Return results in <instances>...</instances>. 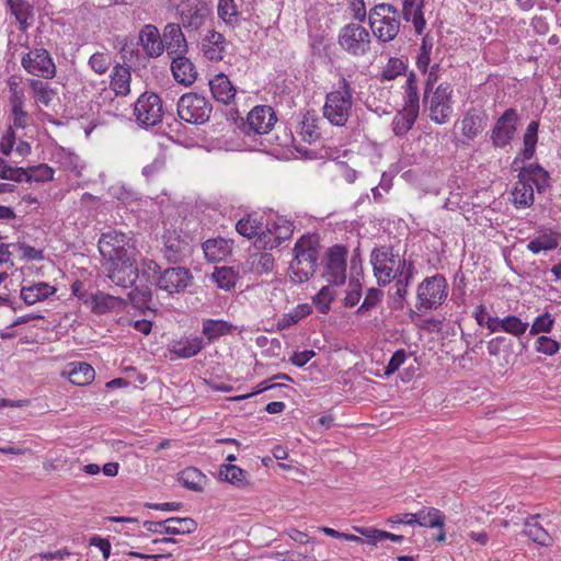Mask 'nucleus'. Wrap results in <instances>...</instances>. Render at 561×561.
<instances>
[{"label": "nucleus", "instance_id": "obj_5", "mask_svg": "<svg viewBox=\"0 0 561 561\" xmlns=\"http://www.w3.org/2000/svg\"><path fill=\"white\" fill-rule=\"evenodd\" d=\"M98 248L105 264L123 260L126 262L137 256L133 238L115 230L103 233L98 242Z\"/></svg>", "mask_w": 561, "mask_h": 561}, {"label": "nucleus", "instance_id": "obj_34", "mask_svg": "<svg viewBox=\"0 0 561 561\" xmlns=\"http://www.w3.org/2000/svg\"><path fill=\"white\" fill-rule=\"evenodd\" d=\"M7 3L20 25V31H26L30 26L28 19L33 16V7L25 0H7Z\"/></svg>", "mask_w": 561, "mask_h": 561}, {"label": "nucleus", "instance_id": "obj_14", "mask_svg": "<svg viewBox=\"0 0 561 561\" xmlns=\"http://www.w3.org/2000/svg\"><path fill=\"white\" fill-rule=\"evenodd\" d=\"M453 89L449 83H440L430 101V117L436 124H444L451 115Z\"/></svg>", "mask_w": 561, "mask_h": 561}, {"label": "nucleus", "instance_id": "obj_24", "mask_svg": "<svg viewBox=\"0 0 561 561\" xmlns=\"http://www.w3.org/2000/svg\"><path fill=\"white\" fill-rule=\"evenodd\" d=\"M124 306V299L100 290L90 296V308L98 314L106 313L113 309H122Z\"/></svg>", "mask_w": 561, "mask_h": 561}, {"label": "nucleus", "instance_id": "obj_8", "mask_svg": "<svg viewBox=\"0 0 561 561\" xmlns=\"http://www.w3.org/2000/svg\"><path fill=\"white\" fill-rule=\"evenodd\" d=\"M211 111L210 102L197 93L183 94L178 102L179 117L190 124L201 125L206 123Z\"/></svg>", "mask_w": 561, "mask_h": 561}, {"label": "nucleus", "instance_id": "obj_13", "mask_svg": "<svg viewBox=\"0 0 561 561\" xmlns=\"http://www.w3.org/2000/svg\"><path fill=\"white\" fill-rule=\"evenodd\" d=\"M105 268L106 276L111 282L122 288H129L134 286L139 277L137 257L129 259L126 262L123 260L105 264Z\"/></svg>", "mask_w": 561, "mask_h": 561}, {"label": "nucleus", "instance_id": "obj_59", "mask_svg": "<svg viewBox=\"0 0 561 561\" xmlns=\"http://www.w3.org/2000/svg\"><path fill=\"white\" fill-rule=\"evenodd\" d=\"M206 16L199 10L182 15L183 25L190 30H198L205 23Z\"/></svg>", "mask_w": 561, "mask_h": 561}, {"label": "nucleus", "instance_id": "obj_22", "mask_svg": "<svg viewBox=\"0 0 561 561\" xmlns=\"http://www.w3.org/2000/svg\"><path fill=\"white\" fill-rule=\"evenodd\" d=\"M488 124V115L478 108H470L461 119V133L467 139H474Z\"/></svg>", "mask_w": 561, "mask_h": 561}, {"label": "nucleus", "instance_id": "obj_63", "mask_svg": "<svg viewBox=\"0 0 561 561\" xmlns=\"http://www.w3.org/2000/svg\"><path fill=\"white\" fill-rule=\"evenodd\" d=\"M431 48L432 46H427L426 39L423 38L422 46L416 59V66L419 70L422 71L423 73L427 72V68L431 61Z\"/></svg>", "mask_w": 561, "mask_h": 561}, {"label": "nucleus", "instance_id": "obj_40", "mask_svg": "<svg viewBox=\"0 0 561 561\" xmlns=\"http://www.w3.org/2000/svg\"><path fill=\"white\" fill-rule=\"evenodd\" d=\"M211 277L219 288L230 290L236 286L238 273L232 267L221 266L215 268Z\"/></svg>", "mask_w": 561, "mask_h": 561}, {"label": "nucleus", "instance_id": "obj_55", "mask_svg": "<svg viewBox=\"0 0 561 561\" xmlns=\"http://www.w3.org/2000/svg\"><path fill=\"white\" fill-rule=\"evenodd\" d=\"M560 350V344L549 336L541 335L536 341V351L545 355L552 356Z\"/></svg>", "mask_w": 561, "mask_h": 561}, {"label": "nucleus", "instance_id": "obj_31", "mask_svg": "<svg viewBox=\"0 0 561 561\" xmlns=\"http://www.w3.org/2000/svg\"><path fill=\"white\" fill-rule=\"evenodd\" d=\"M203 250L208 261L219 262L231 252V247L227 240L217 238L205 241Z\"/></svg>", "mask_w": 561, "mask_h": 561}, {"label": "nucleus", "instance_id": "obj_41", "mask_svg": "<svg viewBox=\"0 0 561 561\" xmlns=\"http://www.w3.org/2000/svg\"><path fill=\"white\" fill-rule=\"evenodd\" d=\"M236 230L243 237L251 239L255 236L261 237L265 231L262 230V224L252 216H245L236 224Z\"/></svg>", "mask_w": 561, "mask_h": 561}, {"label": "nucleus", "instance_id": "obj_64", "mask_svg": "<svg viewBox=\"0 0 561 561\" xmlns=\"http://www.w3.org/2000/svg\"><path fill=\"white\" fill-rule=\"evenodd\" d=\"M405 358H407V353L404 350L396 351L386 367L385 375L389 376V375L396 373L400 368V366L404 363Z\"/></svg>", "mask_w": 561, "mask_h": 561}, {"label": "nucleus", "instance_id": "obj_53", "mask_svg": "<svg viewBox=\"0 0 561 561\" xmlns=\"http://www.w3.org/2000/svg\"><path fill=\"white\" fill-rule=\"evenodd\" d=\"M11 248L21 253V257L26 261H41L44 259L43 250L35 249L24 242L11 243Z\"/></svg>", "mask_w": 561, "mask_h": 561}, {"label": "nucleus", "instance_id": "obj_3", "mask_svg": "<svg viewBox=\"0 0 561 561\" xmlns=\"http://www.w3.org/2000/svg\"><path fill=\"white\" fill-rule=\"evenodd\" d=\"M374 274L378 285L386 286L401 276L405 260L393 252L391 247L382 245L373 250L370 255Z\"/></svg>", "mask_w": 561, "mask_h": 561}, {"label": "nucleus", "instance_id": "obj_1", "mask_svg": "<svg viewBox=\"0 0 561 561\" xmlns=\"http://www.w3.org/2000/svg\"><path fill=\"white\" fill-rule=\"evenodd\" d=\"M320 244L316 234L299 238L293 249L294 257L288 267L291 282L301 284L309 280L318 267Z\"/></svg>", "mask_w": 561, "mask_h": 561}, {"label": "nucleus", "instance_id": "obj_7", "mask_svg": "<svg viewBox=\"0 0 561 561\" xmlns=\"http://www.w3.org/2000/svg\"><path fill=\"white\" fill-rule=\"evenodd\" d=\"M447 288L448 285L443 275L426 277L417 287L416 309L422 311L438 308L447 298Z\"/></svg>", "mask_w": 561, "mask_h": 561}, {"label": "nucleus", "instance_id": "obj_54", "mask_svg": "<svg viewBox=\"0 0 561 561\" xmlns=\"http://www.w3.org/2000/svg\"><path fill=\"white\" fill-rule=\"evenodd\" d=\"M553 323V317L549 312H545L535 319L530 328V334L549 333L552 330Z\"/></svg>", "mask_w": 561, "mask_h": 561}, {"label": "nucleus", "instance_id": "obj_16", "mask_svg": "<svg viewBox=\"0 0 561 561\" xmlns=\"http://www.w3.org/2000/svg\"><path fill=\"white\" fill-rule=\"evenodd\" d=\"M518 114L515 108H507L496 121L492 129V144L503 148L513 139L517 128Z\"/></svg>", "mask_w": 561, "mask_h": 561}, {"label": "nucleus", "instance_id": "obj_6", "mask_svg": "<svg viewBox=\"0 0 561 561\" xmlns=\"http://www.w3.org/2000/svg\"><path fill=\"white\" fill-rule=\"evenodd\" d=\"M368 20L374 35L383 43L391 42L399 33V11L390 3L376 4L369 11Z\"/></svg>", "mask_w": 561, "mask_h": 561}, {"label": "nucleus", "instance_id": "obj_36", "mask_svg": "<svg viewBox=\"0 0 561 561\" xmlns=\"http://www.w3.org/2000/svg\"><path fill=\"white\" fill-rule=\"evenodd\" d=\"M71 383L77 386H87L94 380L95 371L93 367L87 363L73 364L68 373Z\"/></svg>", "mask_w": 561, "mask_h": 561}, {"label": "nucleus", "instance_id": "obj_35", "mask_svg": "<svg viewBox=\"0 0 561 561\" xmlns=\"http://www.w3.org/2000/svg\"><path fill=\"white\" fill-rule=\"evenodd\" d=\"M232 329L233 325L225 320L207 319L203 322V334L209 342L229 334Z\"/></svg>", "mask_w": 561, "mask_h": 561}, {"label": "nucleus", "instance_id": "obj_20", "mask_svg": "<svg viewBox=\"0 0 561 561\" xmlns=\"http://www.w3.org/2000/svg\"><path fill=\"white\" fill-rule=\"evenodd\" d=\"M164 50L173 59L187 53V42L180 24L168 23L162 33Z\"/></svg>", "mask_w": 561, "mask_h": 561}, {"label": "nucleus", "instance_id": "obj_2", "mask_svg": "<svg viewBox=\"0 0 561 561\" xmlns=\"http://www.w3.org/2000/svg\"><path fill=\"white\" fill-rule=\"evenodd\" d=\"M144 274L153 272V274L158 275L156 286L168 295L173 296L182 294L193 283V275L186 267L173 266L162 271L159 264L152 260L144 262Z\"/></svg>", "mask_w": 561, "mask_h": 561}, {"label": "nucleus", "instance_id": "obj_51", "mask_svg": "<svg viewBox=\"0 0 561 561\" xmlns=\"http://www.w3.org/2000/svg\"><path fill=\"white\" fill-rule=\"evenodd\" d=\"M218 15L227 24H234L238 18V10L234 0H219L218 1Z\"/></svg>", "mask_w": 561, "mask_h": 561}, {"label": "nucleus", "instance_id": "obj_49", "mask_svg": "<svg viewBox=\"0 0 561 561\" xmlns=\"http://www.w3.org/2000/svg\"><path fill=\"white\" fill-rule=\"evenodd\" d=\"M254 272L259 275L267 274L274 268V257L271 253L263 252L251 256Z\"/></svg>", "mask_w": 561, "mask_h": 561}, {"label": "nucleus", "instance_id": "obj_57", "mask_svg": "<svg viewBox=\"0 0 561 561\" xmlns=\"http://www.w3.org/2000/svg\"><path fill=\"white\" fill-rule=\"evenodd\" d=\"M405 70V64L399 58H390L382 71L385 80H393Z\"/></svg>", "mask_w": 561, "mask_h": 561}, {"label": "nucleus", "instance_id": "obj_21", "mask_svg": "<svg viewBox=\"0 0 561 561\" xmlns=\"http://www.w3.org/2000/svg\"><path fill=\"white\" fill-rule=\"evenodd\" d=\"M275 122V113L270 106H255L248 115L249 129L260 135L267 134Z\"/></svg>", "mask_w": 561, "mask_h": 561}, {"label": "nucleus", "instance_id": "obj_56", "mask_svg": "<svg viewBox=\"0 0 561 561\" xmlns=\"http://www.w3.org/2000/svg\"><path fill=\"white\" fill-rule=\"evenodd\" d=\"M89 65L98 75H104L108 70L111 61L104 53L98 51L90 57Z\"/></svg>", "mask_w": 561, "mask_h": 561}, {"label": "nucleus", "instance_id": "obj_33", "mask_svg": "<svg viewBox=\"0 0 561 561\" xmlns=\"http://www.w3.org/2000/svg\"><path fill=\"white\" fill-rule=\"evenodd\" d=\"M513 203L518 208L529 207L534 203V188L529 181L519 179L512 192Z\"/></svg>", "mask_w": 561, "mask_h": 561}, {"label": "nucleus", "instance_id": "obj_10", "mask_svg": "<svg viewBox=\"0 0 561 561\" xmlns=\"http://www.w3.org/2000/svg\"><path fill=\"white\" fill-rule=\"evenodd\" d=\"M347 249L343 245H333L328 249L324 256L323 277L330 285L340 286L346 279Z\"/></svg>", "mask_w": 561, "mask_h": 561}, {"label": "nucleus", "instance_id": "obj_46", "mask_svg": "<svg viewBox=\"0 0 561 561\" xmlns=\"http://www.w3.org/2000/svg\"><path fill=\"white\" fill-rule=\"evenodd\" d=\"M167 164V153L163 150H159L157 156L153 158V160L145 165L141 170V174L150 181L156 175L161 173Z\"/></svg>", "mask_w": 561, "mask_h": 561}, {"label": "nucleus", "instance_id": "obj_17", "mask_svg": "<svg viewBox=\"0 0 561 561\" xmlns=\"http://www.w3.org/2000/svg\"><path fill=\"white\" fill-rule=\"evenodd\" d=\"M549 522H546L542 515L535 514L528 516L524 522V535L533 542L541 547L552 546L553 534L547 528Z\"/></svg>", "mask_w": 561, "mask_h": 561}, {"label": "nucleus", "instance_id": "obj_12", "mask_svg": "<svg viewBox=\"0 0 561 561\" xmlns=\"http://www.w3.org/2000/svg\"><path fill=\"white\" fill-rule=\"evenodd\" d=\"M23 68L31 75L51 79L56 75L55 64L44 48H35L26 53L21 60Z\"/></svg>", "mask_w": 561, "mask_h": 561}, {"label": "nucleus", "instance_id": "obj_29", "mask_svg": "<svg viewBox=\"0 0 561 561\" xmlns=\"http://www.w3.org/2000/svg\"><path fill=\"white\" fill-rule=\"evenodd\" d=\"M225 37L222 34L211 31L203 41L202 47L204 55L209 60H221L224 53Z\"/></svg>", "mask_w": 561, "mask_h": 561}, {"label": "nucleus", "instance_id": "obj_15", "mask_svg": "<svg viewBox=\"0 0 561 561\" xmlns=\"http://www.w3.org/2000/svg\"><path fill=\"white\" fill-rule=\"evenodd\" d=\"M163 242V256L170 263H180L191 253L190 237L180 231H165Z\"/></svg>", "mask_w": 561, "mask_h": 561}, {"label": "nucleus", "instance_id": "obj_11", "mask_svg": "<svg viewBox=\"0 0 561 561\" xmlns=\"http://www.w3.org/2000/svg\"><path fill=\"white\" fill-rule=\"evenodd\" d=\"M137 121L145 126H154L162 121L163 106L161 99L153 92H145L135 103Z\"/></svg>", "mask_w": 561, "mask_h": 561}, {"label": "nucleus", "instance_id": "obj_30", "mask_svg": "<svg viewBox=\"0 0 561 561\" xmlns=\"http://www.w3.org/2000/svg\"><path fill=\"white\" fill-rule=\"evenodd\" d=\"M130 69L117 65L111 76V88L116 95L125 96L130 92Z\"/></svg>", "mask_w": 561, "mask_h": 561}, {"label": "nucleus", "instance_id": "obj_19", "mask_svg": "<svg viewBox=\"0 0 561 561\" xmlns=\"http://www.w3.org/2000/svg\"><path fill=\"white\" fill-rule=\"evenodd\" d=\"M138 44L142 47L148 59L158 58L164 51L162 35L153 24H146L140 28L138 34Z\"/></svg>", "mask_w": 561, "mask_h": 561}, {"label": "nucleus", "instance_id": "obj_32", "mask_svg": "<svg viewBox=\"0 0 561 561\" xmlns=\"http://www.w3.org/2000/svg\"><path fill=\"white\" fill-rule=\"evenodd\" d=\"M197 529V523L191 517H170L167 518L163 531L165 535L178 536L188 535Z\"/></svg>", "mask_w": 561, "mask_h": 561}, {"label": "nucleus", "instance_id": "obj_48", "mask_svg": "<svg viewBox=\"0 0 561 561\" xmlns=\"http://www.w3.org/2000/svg\"><path fill=\"white\" fill-rule=\"evenodd\" d=\"M333 285L323 286L319 293L313 297V304L321 313H327L330 310V305L334 299Z\"/></svg>", "mask_w": 561, "mask_h": 561}, {"label": "nucleus", "instance_id": "obj_45", "mask_svg": "<svg viewBox=\"0 0 561 561\" xmlns=\"http://www.w3.org/2000/svg\"><path fill=\"white\" fill-rule=\"evenodd\" d=\"M27 82L36 101L48 106L54 96V91L49 89L48 84L38 79H30Z\"/></svg>", "mask_w": 561, "mask_h": 561}, {"label": "nucleus", "instance_id": "obj_61", "mask_svg": "<svg viewBox=\"0 0 561 561\" xmlns=\"http://www.w3.org/2000/svg\"><path fill=\"white\" fill-rule=\"evenodd\" d=\"M362 297V286L358 280H351L348 283V290L346 293L344 304L347 307H354Z\"/></svg>", "mask_w": 561, "mask_h": 561}, {"label": "nucleus", "instance_id": "obj_25", "mask_svg": "<svg viewBox=\"0 0 561 561\" xmlns=\"http://www.w3.org/2000/svg\"><path fill=\"white\" fill-rule=\"evenodd\" d=\"M209 87L213 96L224 104H229L234 99L236 89L224 73L215 76L209 81Z\"/></svg>", "mask_w": 561, "mask_h": 561}, {"label": "nucleus", "instance_id": "obj_23", "mask_svg": "<svg viewBox=\"0 0 561 561\" xmlns=\"http://www.w3.org/2000/svg\"><path fill=\"white\" fill-rule=\"evenodd\" d=\"M171 70L175 81L185 87L192 85L197 79L195 66L185 55L172 59Z\"/></svg>", "mask_w": 561, "mask_h": 561}, {"label": "nucleus", "instance_id": "obj_58", "mask_svg": "<svg viewBox=\"0 0 561 561\" xmlns=\"http://www.w3.org/2000/svg\"><path fill=\"white\" fill-rule=\"evenodd\" d=\"M382 296V291L377 288H370L363 301V304L357 309V313H364L366 311H369L374 307L378 305Z\"/></svg>", "mask_w": 561, "mask_h": 561}, {"label": "nucleus", "instance_id": "obj_4", "mask_svg": "<svg viewBox=\"0 0 561 561\" xmlns=\"http://www.w3.org/2000/svg\"><path fill=\"white\" fill-rule=\"evenodd\" d=\"M352 94L353 89L345 78L340 80L339 90L327 94L323 115L331 124L344 126L347 123L353 105Z\"/></svg>", "mask_w": 561, "mask_h": 561}, {"label": "nucleus", "instance_id": "obj_18", "mask_svg": "<svg viewBox=\"0 0 561 561\" xmlns=\"http://www.w3.org/2000/svg\"><path fill=\"white\" fill-rule=\"evenodd\" d=\"M293 234V225L289 221L280 220L266 227L265 233L256 239L255 245L263 249L277 248L283 241L288 240Z\"/></svg>", "mask_w": 561, "mask_h": 561}, {"label": "nucleus", "instance_id": "obj_43", "mask_svg": "<svg viewBox=\"0 0 561 561\" xmlns=\"http://www.w3.org/2000/svg\"><path fill=\"white\" fill-rule=\"evenodd\" d=\"M121 54L124 62L126 64L125 67H128L129 69L131 67H145L147 65L148 57H146L145 53L141 54V51L134 45L125 44L121 49Z\"/></svg>", "mask_w": 561, "mask_h": 561}, {"label": "nucleus", "instance_id": "obj_37", "mask_svg": "<svg viewBox=\"0 0 561 561\" xmlns=\"http://www.w3.org/2000/svg\"><path fill=\"white\" fill-rule=\"evenodd\" d=\"M219 476L221 480L239 488L248 484V472L231 463L222 465L219 470Z\"/></svg>", "mask_w": 561, "mask_h": 561}, {"label": "nucleus", "instance_id": "obj_60", "mask_svg": "<svg viewBox=\"0 0 561 561\" xmlns=\"http://www.w3.org/2000/svg\"><path fill=\"white\" fill-rule=\"evenodd\" d=\"M37 558L45 559L47 561L59 560V561H78V558L75 553L69 551L67 548L57 550L43 552L37 556Z\"/></svg>", "mask_w": 561, "mask_h": 561}, {"label": "nucleus", "instance_id": "obj_47", "mask_svg": "<svg viewBox=\"0 0 561 561\" xmlns=\"http://www.w3.org/2000/svg\"><path fill=\"white\" fill-rule=\"evenodd\" d=\"M27 169L28 178H26V182L46 183L54 179V169L47 164L43 163Z\"/></svg>", "mask_w": 561, "mask_h": 561}, {"label": "nucleus", "instance_id": "obj_27", "mask_svg": "<svg viewBox=\"0 0 561 561\" xmlns=\"http://www.w3.org/2000/svg\"><path fill=\"white\" fill-rule=\"evenodd\" d=\"M204 348V341L199 336L185 337L173 342L170 351L181 358H191Z\"/></svg>", "mask_w": 561, "mask_h": 561}, {"label": "nucleus", "instance_id": "obj_26", "mask_svg": "<svg viewBox=\"0 0 561 561\" xmlns=\"http://www.w3.org/2000/svg\"><path fill=\"white\" fill-rule=\"evenodd\" d=\"M57 288L45 282L35 283L31 286H23L21 289V298L31 306L37 301H42L53 296Z\"/></svg>", "mask_w": 561, "mask_h": 561}, {"label": "nucleus", "instance_id": "obj_44", "mask_svg": "<svg viewBox=\"0 0 561 561\" xmlns=\"http://www.w3.org/2000/svg\"><path fill=\"white\" fill-rule=\"evenodd\" d=\"M558 247V239L551 233H542L527 244V249L534 254H538L541 251H551Z\"/></svg>", "mask_w": 561, "mask_h": 561}, {"label": "nucleus", "instance_id": "obj_39", "mask_svg": "<svg viewBox=\"0 0 561 561\" xmlns=\"http://www.w3.org/2000/svg\"><path fill=\"white\" fill-rule=\"evenodd\" d=\"M179 481L184 488L199 492L203 490L205 476L196 468H187L180 473Z\"/></svg>", "mask_w": 561, "mask_h": 561}, {"label": "nucleus", "instance_id": "obj_28", "mask_svg": "<svg viewBox=\"0 0 561 561\" xmlns=\"http://www.w3.org/2000/svg\"><path fill=\"white\" fill-rule=\"evenodd\" d=\"M413 515L414 524L421 527L443 528L445 524V515L435 507H424Z\"/></svg>", "mask_w": 561, "mask_h": 561}, {"label": "nucleus", "instance_id": "obj_52", "mask_svg": "<svg viewBox=\"0 0 561 561\" xmlns=\"http://www.w3.org/2000/svg\"><path fill=\"white\" fill-rule=\"evenodd\" d=\"M312 308L308 304L298 305L290 313L285 314L280 320L279 325L282 329L288 328L294 323H297L300 319L310 314Z\"/></svg>", "mask_w": 561, "mask_h": 561}, {"label": "nucleus", "instance_id": "obj_50", "mask_svg": "<svg viewBox=\"0 0 561 561\" xmlns=\"http://www.w3.org/2000/svg\"><path fill=\"white\" fill-rule=\"evenodd\" d=\"M502 330L506 333L513 334L515 336H519L524 334L528 328L527 322H523L516 316H508L501 320Z\"/></svg>", "mask_w": 561, "mask_h": 561}, {"label": "nucleus", "instance_id": "obj_9", "mask_svg": "<svg viewBox=\"0 0 561 561\" xmlns=\"http://www.w3.org/2000/svg\"><path fill=\"white\" fill-rule=\"evenodd\" d=\"M339 44L353 56L365 55L370 47V34L364 26L350 23L339 34Z\"/></svg>", "mask_w": 561, "mask_h": 561}, {"label": "nucleus", "instance_id": "obj_62", "mask_svg": "<svg viewBox=\"0 0 561 561\" xmlns=\"http://www.w3.org/2000/svg\"><path fill=\"white\" fill-rule=\"evenodd\" d=\"M538 175L547 176V171L543 168H541L538 163H530L529 165L524 167L520 170L518 178L529 181L531 183V181Z\"/></svg>", "mask_w": 561, "mask_h": 561}, {"label": "nucleus", "instance_id": "obj_42", "mask_svg": "<svg viewBox=\"0 0 561 561\" xmlns=\"http://www.w3.org/2000/svg\"><path fill=\"white\" fill-rule=\"evenodd\" d=\"M403 108L419 114L420 98L417 93L416 78L413 72L409 75L405 83V103Z\"/></svg>", "mask_w": 561, "mask_h": 561}, {"label": "nucleus", "instance_id": "obj_38", "mask_svg": "<svg viewBox=\"0 0 561 561\" xmlns=\"http://www.w3.org/2000/svg\"><path fill=\"white\" fill-rule=\"evenodd\" d=\"M417 113L402 108L392 119V130L397 136H404L414 125Z\"/></svg>", "mask_w": 561, "mask_h": 561}]
</instances>
